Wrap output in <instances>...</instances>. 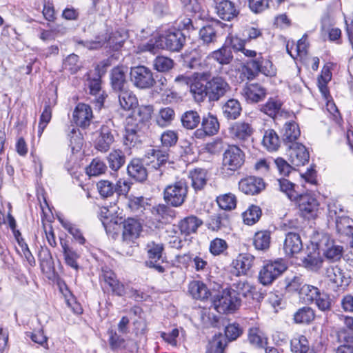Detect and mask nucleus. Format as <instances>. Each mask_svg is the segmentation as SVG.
I'll return each instance as SVG.
<instances>
[{
	"label": "nucleus",
	"instance_id": "nucleus-59",
	"mask_svg": "<svg viewBox=\"0 0 353 353\" xmlns=\"http://www.w3.org/2000/svg\"><path fill=\"white\" fill-rule=\"evenodd\" d=\"M59 221L62 227L66 230L73 236V238L79 242V244L83 245L85 243V239L83 236L81 231L77 227V225L61 218H59Z\"/></svg>",
	"mask_w": 353,
	"mask_h": 353
},
{
	"label": "nucleus",
	"instance_id": "nucleus-50",
	"mask_svg": "<svg viewBox=\"0 0 353 353\" xmlns=\"http://www.w3.org/2000/svg\"><path fill=\"white\" fill-rule=\"evenodd\" d=\"M101 75L96 73V77L93 79H89V88L90 92L92 95H97L99 97L96 99L97 105L101 107L103 105L104 100L105 99L103 94H101Z\"/></svg>",
	"mask_w": 353,
	"mask_h": 353
},
{
	"label": "nucleus",
	"instance_id": "nucleus-26",
	"mask_svg": "<svg viewBox=\"0 0 353 353\" xmlns=\"http://www.w3.org/2000/svg\"><path fill=\"white\" fill-rule=\"evenodd\" d=\"M203 224L202 219L195 215H190L181 219L177 227L181 235L188 236L197 232L198 228Z\"/></svg>",
	"mask_w": 353,
	"mask_h": 353
},
{
	"label": "nucleus",
	"instance_id": "nucleus-27",
	"mask_svg": "<svg viewBox=\"0 0 353 353\" xmlns=\"http://www.w3.org/2000/svg\"><path fill=\"white\" fill-rule=\"evenodd\" d=\"M300 134L299 126L293 121L286 122L281 130V139L286 147L297 143Z\"/></svg>",
	"mask_w": 353,
	"mask_h": 353
},
{
	"label": "nucleus",
	"instance_id": "nucleus-3",
	"mask_svg": "<svg viewBox=\"0 0 353 353\" xmlns=\"http://www.w3.org/2000/svg\"><path fill=\"white\" fill-rule=\"evenodd\" d=\"M212 303L216 310L223 314L232 312L240 306L235 293L230 288L223 289L213 295Z\"/></svg>",
	"mask_w": 353,
	"mask_h": 353
},
{
	"label": "nucleus",
	"instance_id": "nucleus-61",
	"mask_svg": "<svg viewBox=\"0 0 353 353\" xmlns=\"http://www.w3.org/2000/svg\"><path fill=\"white\" fill-rule=\"evenodd\" d=\"M277 183L279 187V190L284 192L290 200L294 201L297 199L299 194L294 190L295 185L294 183L286 179H278Z\"/></svg>",
	"mask_w": 353,
	"mask_h": 353
},
{
	"label": "nucleus",
	"instance_id": "nucleus-11",
	"mask_svg": "<svg viewBox=\"0 0 353 353\" xmlns=\"http://www.w3.org/2000/svg\"><path fill=\"white\" fill-rule=\"evenodd\" d=\"M208 99L210 101H218L231 90L230 85L222 77L216 76L207 81Z\"/></svg>",
	"mask_w": 353,
	"mask_h": 353
},
{
	"label": "nucleus",
	"instance_id": "nucleus-10",
	"mask_svg": "<svg viewBox=\"0 0 353 353\" xmlns=\"http://www.w3.org/2000/svg\"><path fill=\"white\" fill-rule=\"evenodd\" d=\"M170 154L168 150L150 149L143 161L145 165L150 168L159 170V175L163 174V168L169 161Z\"/></svg>",
	"mask_w": 353,
	"mask_h": 353
},
{
	"label": "nucleus",
	"instance_id": "nucleus-13",
	"mask_svg": "<svg viewBox=\"0 0 353 353\" xmlns=\"http://www.w3.org/2000/svg\"><path fill=\"white\" fill-rule=\"evenodd\" d=\"M201 124V128L196 129L193 135L199 139L216 134L220 128L217 117L210 112L203 116Z\"/></svg>",
	"mask_w": 353,
	"mask_h": 353
},
{
	"label": "nucleus",
	"instance_id": "nucleus-12",
	"mask_svg": "<svg viewBox=\"0 0 353 353\" xmlns=\"http://www.w3.org/2000/svg\"><path fill=\"white\" fill-rule=\"evenodd\" d=\"M316 248L321 250L326 259L331 261H339L343 253V248L336 245L333 240L327 234H323Z\"/></svg>",
	"mask_w": 353,
	"mask_h": 353
},
{
	"label": "nucleus",
	"instance_id": "nucleus-49",
	"mask_svg": "<svg viewBox=\"0 0 353 353\" xmlns=\"http://www.w3.org/2000/svg\"><path fill=\"white\" fill-rule=\"evenodd\" d=\"M333 221H335L336 228L339 233L351 235L353 234V220L347 216H338Z\"/></svg>",
	"mask_w": 353,
	"mask_h": 353
},
{
	"label": "nucleus",
	"instance_id": "nucleus-6",
	"mask_svg": "<svg viewBox=\"0 0 353 353\" xmlns=\"http://www.w3.org/2000/svg\"><path fill=\"white\" fill-rule=\"evenodd\" d=\"M130 79L134 86L139 89H149L156 83L152 71L144 65L131 68Z\"/></svg>",
	"mask_w": 353,
	"mask_h": 353
},
{
	"label": "nucleus",
	"instance_id": "nucleus-25",
	"mask_svg": "<svg viewBox=\"0 0 353 353\" xmlns=\"http://www.w3.org/2000/svg\"><path fill=\"white\" fill-rule=\"evenodd\" d=\"M303 249V243L299 234L290 232L285 234L283 250L288 256H293Z\"/></svg>",
	"mask_w": 353,
	"mask_h": 353
},
{
	"label": "nucleus",
	"instance_id": "nucleus-51",
	"mask_svg": "<svg viewBox=\"0 0 353 353\" xmlns=\"http://www.w3.org/2000/svg\"><path fill=\"white\" fill-rule=\"evenodd\" d=\"M199 34V39L207 45L216 42L217 39V30L212 24L203 26L200 29Z\"/></svg>",
	"mask_w": 353,
	"mask_h": 353
},
{
	"label": "nucleus",
	"instance_id": "nucleus-62",
	"mask_svg": "<svg viewBox=\"0 0 353 353\" xmlns=\"http://www.w3.org/2000/svg\"><path fill=\"white\" fill-rule=\"evenodd\" d=\"M291 350L294 353H307L309 350V343L303 335L294 337L291 340Z\"/></svg>",
	"mask_w": 353,
	"mask_h": 353
},
{
	"label": "nucleus",
	"instance_id": "nucleus-56",
	"mask_svg": "<svg viewBox=\"0 0 353 353\" xmlns=\"http://www.w3.org/2000/svg\"><path fill=\"white\" fill-rule=\"evenodd\" d=\"M225 339L227 343L236 340L243 333V327L238 323H229L225 327Z\"/></svg>",
	"mask_w": 353,
	"mask_h": 353
},
{
	"label": "nucleus",
	"instance_id": "nucleus-2",
	"mask_svg": "<svg viewBox=\"0 0 353 353\" xmlns=\"http://www.w3.org/2000/svg\"><path fill=\"white\" fill-rule=\"evenodd\" d=\"M188 192V185L186 180L181 179L165 188L163 199L168 205L178 208L184 203Z\"/></svg>",
	"mask_w": 353,
	"mask_h": 353
},
{
	"label": "nucleus",
	"instance_id": "nucleus-43",
	"mask_svg": "<svg viewBox=\"0 0 353 353\" xmlns=\"http://www.w3.org/2000/svg\"><path fill=\"white\" fill-rule=\"evenodd\" d=\"M280 143L279 137L273 129H268L265 131L262 144L268 151L274 152L278 150Z\"/></svg>",
	"mask_w": 353,
	"mask_h": 353
},
{
	"label": "nucleus",
	"instance_id": "nucleus-53",
	"mask_svg": "<svg viewBox=\"0 0 353 353\" xmlns=\"http://www.w3.org/2000/svg\"><path fill=\"white\" fill-rule=\"evenodd\" d=\"M109 167L114 171L119 170L125 162V156L120 150L112 151L107 157Z\"/></svg>",
	"mask_w": 353,
	"mask_h": 353
},
{
	"label": "nucleus",
	"instance_id": "nucleus-15",
	"mask_svg": "<svg viewBox=\"0 0 353 353\" xmlns=\"http://www.w3.org/2000/svg\"><path fill=\"white\" fill-rule=\"evenodd\" d=\"M206 228L212 232L226 231L231 228L230 215L226 212H219L208 216Z\"/></svg>",
	"mask_w": 353,
	"mask_h": 353
},
{
	"label": "nucleus",
	"instance_id": "nucleus-60",
	"mask_svg": "<svg viewBox=\"0 0 353 353\" xmlns=\"http://www.w3.org/2000/svg\"><path fill=\"white\" fill-rule=\"evenodd\" d=\"M320 290L313 285L304 284L301 287L299 296L303 300L305 303H312L316 296L319 294Z\"/></svg>",
	"mask_w": 353,
	"mask_h": 353
},
{
	"label": "nucleus",
	"instance_id": "nucleus-54",
	"mask_svg": "<svg viewBox=\"0 0 353 353\" xmlns=\"http://www.w3.org/2000/svg\"><path fill=\"white\" fill-rule=\"evenodd\" d=\"M185 12L202 18L203 10L198 0H179Z\"/></svg>",
	"mask_w": 353,
	"mask_h": 353
},
{
	"label": "nucleus",
	"instance_id": "nucleus-1",
	"mask_svg": "<svg viewBox=\"0 0 353 353\" xmlns=\"http://www.w3.org/2000/svg\"><path fill=\"white\" fill-rule=\"evenodd\" d=\"M245 57L250 58L242 65V74L248 80H252L261 73L267 77L275 75L276 70L269 59H265L261 54L257 55L255 50L246 49L245 47L240 52Z\"/></svg>",
	"mask_w": 353,
	"mask_h": 353
},
{
	"label": "nucleus",
	"instance_id": "nucleus-39",
	"mask_svg": "<svg viewBox=\"0 0 353 353\" xmlns=\"http://www.w3.org/2000/svg\"><path fill=\"white\" fill-rule=\"evenodd\" d=\"M188 292L195 299L204 300L208 299L211 293L206 285L201 281H192L188 285Z\"/></svg>",
	"mask_w": 353,
	"mask_h": 353
},
{
	"label": "nucleus",
	"instance_id": "nucleus-57",
	"mask_svg": "<svg viewBox=\"0 0 353 353\" xmlns=\"http://www.w3.org/2000/svg\"><path fill=\"white\" fill-rule=\"evenodd\" d=\"M124 220L121 216H105V219H102V224L107 232H117L119 229L122 228Z\"/></svg>",
	"mask_w": 353,
	"mask_h": 353
},
{
	"label": "nucleus",
	"instance_id": "nucleus-41",
	"mask_svg": "<svg viewBox=\"0 0 353 353\" xmlns=\"http://www.w3.org/2000/svg\"><path fill=\"white\" fill-rule=\"evenodd\" d=\"M117 92L120 105L124 110H130L137 105L138 101L135 94L128 88Z\"/></svg>",
	"mask_w": 353,
	"mask_h": 353
},
{
	"label": "nucleus",
	"instance_id": "nucleus-55",
	"mask_svg": "<svg viewBox=\"0 0 353 353\" xmlns=\"http://www.w3.org/2000/svg\"><path fill=\"white\" fill-rule=\"evenodd\" d=\"M261 214V209L257 205H252L243 213V222L246 225H252L259 220Z\"/></svg>",
	"mask_w": 353,
	"mask_h": 353
},
{
	"label": "nucleus",
	"instance_id": "nucleus-32",
	"mask_svg": "<svg viewBox=\"0 0 353 353\" xmlns=\"http://www.w3.org/2000/svg\"><path fill=\"white\" fill-rule=\"evenodd\" d=\"M101 279L111 288V290L115 294L118 296L124 294V285L117 280L116 274L111 270L108 268L103 269Z\"/></svg>",
	"mask_w": 353,
	"mask_h": 353
},
{
	"label": "nucleus",
	"instance_id": "nucleus-47",
	"mask_svg": "<svg viewBox=\"0 0 353 353\" xmlns=\"http://www.w3.org/2000/svg\"><path fill=\"white\" fill-rule=\"evenodd\" d=\"M230 289L235 293V296H236L239 301V305H241V297L246 298L250 296L252 292H254V286L250 285V283L246 281H241L233 283L232 288Z\"/></svg>",
	"mask_w": 353,
	"mask_h": 353
},
{
	"label": "nucleus",
	"instance_id": "nucleus-24",
	"mask_svg": "<svg viewBox=\"0 0 353 353\" xmlns=\"http://www.w3.org/2000/svg\"><path fill=\"white\" fill-rule=\"evenodd\" d=\"M92 118L91 108L85 103H79L73 112V121L75 124L81 128H86L90 125Z\"/></svg>",
	"mask_w": 353,
	"mask_h": 353
},
{
	"label": "nucleus",
	"instance_id": "nucleus-19",
	"mask_svg": "<svg viewBox=\"0 0 353 353\" xmlns=\"http://www.w3.org/2000/svg\"><path fill=\"white\" fill-rule=\"evenodd\" d=\"M325 277L332 284L334 290L340 287H346L349 284V279L338 265H330L325 269Z\"/></svg>",
	"mask_w": 353,
	"mask_h": 353
},
{
	"label": "nucleus",
	"instance_id": "nucleus-33",
	"mask_svg": "<svg viewBox=\"0 0 353 353\" xmlns=\"http://www.w3.org/2000/svg\"><path fill=\"white\" fill-rule=\"evenodd\" d=\"M246 99L252 103L263 100L267 94L266 89L259 83H250L243 89Z\"/></svg>",
	"mask_w": 353,
	"mask_h": 353
},
{
	"label": "nucleus",
	"instance_id": "nucleus-5",
	"mask_svg": "<svg viewBox=\"0 0 353 353\" xmlns=\"http://www.w3.org/2000/svg\"><path fill=\"white\" fill-rule=\"evenodd\" d=\"M287 266L281 261H269L263 264L259 271L258 280L263 285H271L285 270Z\"/></svg>",
	"mask_w": 353,
	"mask_h": 353
},
{
	"label": "nucleus",
	"instance_id": "nucleus-58",
	"mask_svg": "<svg viewBox=\"0 0 353 353\" xmlns=\"http://www.w3.org/2000/svg\"><path fill=\"white\" fill-rule=\"evenodd\" d=\"M174 65V61L168 57L157 56L153 61V68L158 72H166L170 71Z\"/></svg>",
	"mask_w": 353,
	"mask_h": 353
},
{
	"label": "nucleus",
	"instance_id": "nucleus-31",
	"mask_svg": "<svg viewBox=\"0 0 353 353\" xmlns=\"http://www.w3.org/2000/svg\"><path fill=\"white\" fill-rule=\"evenodd\" d=\"M144 164L141 159H133L127 167L128 175L139 182L145 181L148 177V172Z\"/></svg>",
	"mask_w": 353,
	"mask_h": 353
},
{
	"label": "nucleus",
	"instance_id": "nucleus-14",
	"mask_svg": "<svg viewBox=\"0 0 353 353\" xmlns=\"http://www.w3.org/2000/svg\"><path fill=\"white\" fill-rule=\"evenodd\" d=\"M143 137L139 123L128 121L123 136V145L125 148L128 149L138 148L142 143Z\"/></svg>",
	"mask_w": 353,
	"mask_h": 353
},
{
	"label": "nucleus",
	"instance_id": "nucleus-29",
	"mask_svg": "<svg viewBox=\"0 0 353 353\" xmlns=\"http://www.w3.org/2000/svg\"><path fill=\"white\" fill-rule=\"evenodd\" d=\"M128 68L123 65L112 68L110 74V83L116 92L128 88L126 81V72Z\"/></svg>",
	"mask_w": 353,
	"mask_h": 353
},
{
	"label": "nucleus",
	"instance_id": "nucleus-48",
	"mask_svg": "<svg viewBox=\"0 0 353 353\" xmlns=\"http://www.w3.org/2000/svg\"><path fill=\"white\" fill-rule=\"evenodd\" d=\"M227 345L224 336L221 334H216L208 344L205 353H224Z\"/></svg>",
	"mask_w": 353,
	"mask_h": 353
},
{
	"label": "nucleus",
	"instance_id": "nucleus-42",
	"mask_svg": "<svg viewBox=\"0 0 353 353\" xmlns=\"http://www.w3.org/2000/svg\"><path fill=\"white\" fill-rule=\"evenodd\" d=\"M56 104V101H50L49 99L48 101H45L43 110L40 116L39 123L38 126V134L41 136L43 132L47 125L51 120L52 107Z\"/></svg>",
	"mask_w": 353,
	"mask_h": 353
},
{
	"label": "nucleus",
	"instance_id": "nucleus-44",
	"mask_svg": "<svg viewBox=\"0 0 353 353\" xmlns=\"http://www.w3.org/2000/svg\"><path fill=\"white\" fill-rule=\"evenodd\" d=\"M201 118L198 112L188 110L181 117V121L183 128L188 130L195 129L201 123Z\"/></svg>",
	"mask_w": 353,
	"mask_h": 353
},
{
	"label": "nucleus",
	"instance_id": "nucleus-8",
	"mask_svg": "<svg viewBox=\"0 0 353 353\" xmlns=\"http://www.w3.org/2000/svg\"><path fill=\"white\" fill-rule=\"evenodd\" d=\"M148 260L145 265L150 268H153L159 273H163L165 268L161 263L165 262L163 257L164 245L162 243H157L154 241H149L146 245Z\"/></svg>",
	"mask_w": 353,
	"mask_h": 353
},
{
	"label": "nucleus",
	"instance_id": "nucleus-18",
	"mask_svg": "<svg viewBox=\"0 0 353 353\" xmlns=\"http://www.w3.org/2000/svg\"><path fill=\"white\" fill-rule=\"evenodd\" d=\"M265 188V183L261 177L250 176L239 182V190L248 195L258 194Z\"/></svg>",
	"mask_w": 353,
	"mask_h": 353
},
{
	"label": "nucleus",
	"instance_id": "nucleus-35",
	"mask_svg": "<svg viewBox=\"0 0 353 353\" xmlns=\"http://www.w3.org/2000/svg\"><path fill=\"white\" fill-rule=\"evenodd\" d=\"M221 110L227 120H236L241 114L242 107L237 99H230L222 105Z\"/></svg>",
	"mask_w": 353,
	"mask_h": 353
},
{
	"label": "nucleus",
	"instance_id": "nucleus-36",
	"mask_svg": "<svg viewBox=\"0 0 353 353\" xmlns=\"http://www.w3.org/2000/svg\"><path fill=\"white\" fill-rule=\"evenodd\" d=\"M312 248L313 252H309L302 261L307 269L317 272L321 268L323 261L320 256L321 250L316 248V243H312Z\"/></svg>",
	"mask_w": 353,
	"mask_h": 353
},
{
	"label": "nucleus",
	"instance_id": "nucleus-17",
	"mask_svg": "<svg viewBox=\"0 0 353 353\" xmlns=\"http://www.w3.org/2000/svg\"><path fill=\"white\" fill-rule=\"evenodd\" d=\"M288 160L294 166L304 165L309 161L310 154L305 145L295 143L287 146Z\"/></svg>",
	"mask_w": 353,
	"mask_h": 353
},
{
	"label": "nucleus",
	"instance_id": "nucleus-20",
	"mask_svg": "<svg viewBox=\"0 0 353 353\" xmlns=\"http://www.w3.org/2000/svg\"><path fill=\"white\" fill-rule=\"evenodd\" d=\"M254 132L252 125L245 121H236L229 128L231 137L239 142L248 141Z\"/></svg>",
	"mask_w": 353,
	"mask_h": 353
},
{
	"label": "nucleus",
	"instance_id": "nucleus-52",
	"mask_svg": "<svg viewBox=\"0 0 353 353\" xmlns=\"http://www.w3.org/2000/svg\"><path fill=\"white\" fill-rule=\"evenodd\" d=\"M175 117L174 110L170 108H162L159 110L156 121L160 127H167L172 123Z\"/></svg>",
	"mask_w": 353,
	"mask_h": 353
},
{
	"label": "nucleus",
	"instance_id": "nucleus-45",
	"mask_svg": "<svg viewBox=\"0 0 353 353\" xmlns=\"http://www.w3.org/2000/svg\"><path fill=\"white\" fill-rule=\"evenodd\" d=\"M315 317L314 310L307 306L299 308L293 315V320L297 324H309Z\"/></svg>",
	"mask_w": 353,
	"mask_h": 353
},
{
	"label": "nucleus",
	"instance_id": "nucleus-38",
	"mask_svg": "<svg viewBox=\"0 0 353 353\" xmlns=\"http://www.w3.org/2000/svg\"><path fill=\"white\" fill-rule=\"evenodd\" d=\"M221 65H229L233 60V54L229 46H223L218 50H214L208 56Z\"/></svg>",
	"mask_w": 353,
	"mask_h": 353
},
{
	"label": "nucleus",
	"instance_id": "nucleus-28",
	"mask_svg": "<svg viewBox=\"0 0 353 353\" xmlns=\"http://www.w3.org/2000/svg\"><path fill=\"white\" fill-rule=\"evenodd\" d=\"M255 257L250 253L239 254L232 265L235 269L236 276L245 275L252 268Z\"/></svg>",
	"mask_w": 353,
	"mask_h": 353
},
{
	"label": "nucleus",
	"instance_id": "nucleus-40",
	"mask_svg": "<svg viewBox=\"0 0 353 353\" xmlns=\"http://www.w3.org/2000/svg\"><path fill=\"white\" fill-rule=\"evenodd\" d=\"M271 243V232L269 230H261L255 232L253 236V245L259 251L265 252Z\"/></svg>",
	"mask_w": 353,
	"mask_h": 353
},
{
	"label": "nucleus",
	"instance_id": "nucleus-21",
	"mask_svg": "<svg viewBox=\"0 0 353 353\" xmlns=\"http://www.w3.org/2000/svg\"><path fill=\"white\" fill-rule=\"evenodd\" d=\"M299 209L301 214L310 219L316 214L318 210L319 203L317 200L310 194H299L297 199Z\"/></svg>",
	"mask_w": 353,
	"mask_h": 353
},
{
	"label": "nucleus",
	"instance_id": "nucleus-23",
	"mask_svg": "<svg viewBox=\"0 0 353 353\" xmlns=\"http://www.w3.org/2000/svg\"><path fill=\"white\" fill-rule=\"evenodd\" d=\"M108 334L109 336L108 343L110 348L114 352L126 349L129 352H133L137 349V345L134 341H127L115 330H109L108 331Z\"/></svg>",
	"mask_w": 353,
	"mask_h": 353
},
{
	"label": "nucleus",
	"instance_id": "nucleus-4",
	"mask_svg": "<svg viewBox=\"0 0 353 353\" xmlns=\"http://www.w3.org/2000/svg\"><path fill=\"white\" fill-rule=\"evenodd\" d=\"M186 37L184 33L175 28L169 29L159 36V45L161 49L172 52H179L184 46Z\"/></svg>",
	"mask_w": 353,
	"mask_h": 353
},
{
	"label": "nucleus",
	"instance_id": "nucleus-34",
	"mask_svg": "<svg viewBox=\"0 0 353 353\" xmlns=\"http://www.w3.org/2000/svg\"><path fill=\"white\" fill-rule=\"evenodd\" d=\"M188 177L191 179V185L196 192L203 190L208 180V172L203 168H195L190 170Z\"/></svg>",
	"mask_w": 353,
	"mask_h": 353
},
{
	"label": "nucleus",
	"instance_id": "nucleus-46",
	"mask_svg": "<svg viewBox=\"0 0 353 353\" xmlns=\"http://www.w3.org/2000/svg\"><path fill=\"white\" fill-rule=\"evenodd\" d=\"M128 35L124 29H119L111 33L108 43L113 50H119L123 45Z\"/></svg>",
	"mask_w": 353,
	"mask_h": 353
},
{
	"label": "nucleus",
	"instance_id": "nucleus-30",
	"mask_svg": "<svg viewBox=\"0 0 353 353\" xmlns=\"http://www.w3.org/2000/svg\"><path fill=\"white\" fill-rule=\"evenodd\" d=\"M217 15L223 20L231 21L239 14L235 4L229 0H222L215 7Z\"/></svg>",
	"mask_w": 353,
	"mask_h": 353
},
{
	"label": "nucleus",
	"instance_id": "nucleus-37",
	"mask_svg": "<svg viewBox=\"0 0 353 353\" xmlns=\"http://www.w3.org/2000/svg\"><path fill=\"white\" fill-rule=\"evenodd\" d=\"M60 244L66 265L75 270H78L79 266L77 259L80 257V255L72 248L69 246L66 239L60 238Z\"/></svg>",
	"mask_w": 353,
	"mask_h": 353
},
{
	"label": "nucleus",
	"instance_id": "nucleus-64",
	"mask_svg": "<svg viewBox=\"0 0 353 353\" xmlns=\"http://www.w3.org/2000/svg\"><path fill=\"white\" fill-rule=\"evenodd\" d=\"M68 139L70 141V147L72 151H78L81 148L83 145V135L79 129L73 127L68 134Z\"/></svg>",
	"mask_w": 353,
	"mask_h": 353
},
{
	"label": "nucleus",
	"instance_id": "nucleus-22",
	"mask_svg": "<svg viewBox=\"0 0 353 353\" xmlns=\"http://www.w3.org/2000/svg\"><path fill=\"white\" fill-rule=\"evenodd\" d=\"M142 231L141 223L136 219L128 218L124 220L122 226V238L127 243L134 242Z\"/></svg>",
	"mask_w": 353,
	"mask_h": 353
},
{
	"label": "nucleus",
	"instance_id": "nucleus-16",
	"mask_svg": "<svg viewBox=\"0 0 353 353\" xmlns=\"http://www.w3.org/2000/svg\"><path fill=\"white\" fill-rule=\"evenodd\" d=\"M175 80L189 85L190 94L196 102L201 103L204 101L206 97L208 98L207 83L203 84L200 80L196 79L192 80L184 76H179Z\"/></svg>",
	"mask_w": 353,
	"mask_h": 353
},
{
	"label": "nucleus",
	"instance_id": "nucleus-7",
	"mask_svg": "<svg viewBox=\"0 0 353 353\" xmlns=\"http://www.w3.org/2000/svg\"><path fill=\"white\" fill-rule=\"evenodd\" d=\"M114 123L111 120L107 121L97 132V137L94 141V148L98 151L106 152L115 140L117 131L114 128Z\"/></svg>",
	"mask_w": 353,
	"mask_h": 353
},
{
	"label": "nucleus",
	"instance_id": "nucleus-9",
	"mask_svg": "<svg viewBox=\"0 0 353 353\" xmlns=\"http://www.w3.org/2000/svg\"><path fill=\"white\" fill-rule=\"evenodd\" d=\"M245 163V153L238 146L229 145L223 154V166L231 172L239 170Z\"/></svg>",
	"mask_w": 353,
	"mask_h": 353
},
{
	"label": "nucleus",
	"instance_id": "nucleus-63",
	"mask_svg": "<svg viewBox=\"0 0 353 353\" xmlns=\"http://www.w3.org/2000/svg\"><path fill=\"white\" fill-rule=\"evenodd\" d=\"M219 208L224 210H231L236 208V199L232 193L220 195L216 198Z\"/></svg>",
	"mask_w": 353,
	"mask_h": 353
}]
</instances>
